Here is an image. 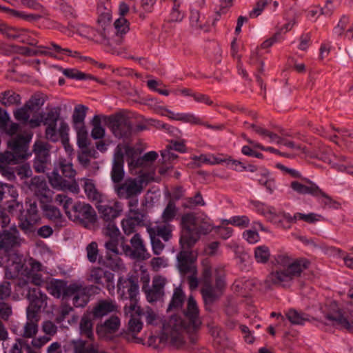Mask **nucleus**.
Returning a JSON list of instances; mask_svg holds the SVG:
<instances>
[{"instance_id":"45","label":"nucleus","mask_w":353,"mask_h":353,"mask_svg":"<svg viewBox=\"0 0 353 353\" xmlns=\"http://www.w3.org/2000/svg\"><path fill=\"white\" fill-rule=\"evenodd\" d=\"M205 205L201 194L198 192L194 196L185 198L181 206L184 209H193L198 205L204 206Z\"/></svg>"},{"instance_id":"25","label":"nucleus","mask_w":353,"mask_h":353,"mask_svg":"<svg viewBox=\"0 0 353 353\" xmlns=\"http://www.w3.org/2000/svg\"><path fill=\"white\" fill-rule=\"evenodd\" d=\"M44 216L51 221L55 230H60L66 225V220L57 207L50 204L42 205Z\"/></svg>"},{"instance_id":"58","label":"nucleus","mask_w":353,"mask_h":353,"mask_svg":"<svg viewBox=\"0 0 353 353\" xmlns=\"http://www.w3.org/2000/svg\"><path fill=\"white\" fill-rule=\"evenodd\" d=\"M272 142H275L279 145H283L294 151H301L302 148L300 145L296 144L294 141L288 140L285 138H282L276 134V138H274Z\"/></svg>"},{"instance_id":"63","label":"nucleus","mask_w":353,"mask_h":353,"mask_svg":"<svg viewBox=\"0 0 353 353\" xmlns=\"http://www.w3.org/2000/svg\"><path fill=\"white\" fill-rule=\"evenodd\" d=\"M227 222L235 226L245 228L249 225L250 219L247 216H235Z\"/></svg>"},{"instance_id":"10","label":"nucleus","mask_w":353,"mask_h":353,"mask_svg":"<svg viewBox=\"0 0 353 353\" xmlns=\"http://www.w3.org/2000/svg\"><path fill=\"white\" fill-rule=\"evenodd\" d=\"M87 280L94 284L104 286L110 294L114 291V274L100 267H92L89 270Z\"/></svg>"},{"instance_id":"22","label":"nucleus","mask_w":353,"mask_h":353,"mask_svg":"<svg viewBox=\"0 0 353 353\" xmlns=\"http://www.w3.org/2000/svg\"><path fill=\"white\" fill-rule=\"evenodd\" d=\"M124 155L122 150L117 147L113 158L112 168L111 170V179L114 185H117L124 179L125 171L123 168Z\"/></svg>"},{"instance_id":"37","label":"nucleus","mask_w":353,"mask_h":353,"mask_svg":"<svg viewBox=\"0 0 353 353\" xmlns=\"http://www.w3.org/2000/svg\"><path fill=\"white\" fill-rule=\"evenodd\" d=\"M103 117V115H94L91 121L92 126L91 136L94 139H101L105 136V129L101 125V118Z\"/></svg>"},{"instance_id":"4","label":"nucleus","mask_w":353,"mask_h":353,"mask_svg":"<svg viewBox=\"0 0 353 353\" xmlns=\"http://www.w3.org/2000/svg\"><path fill=\"white\" fill-rule=\"evenodd\" d=\"M129 31V23L126 19L119 17L113 26L108 25L103 31H97L94 34V40L105 46L121 43L123 37Z\"/></svg>"},{"instance_id":"24","label":"nucleus","mask_w":353,"mask_h":353,"mask_svg":"<svg viewBox=\"0 0 353 353\" xmlns=\"http://www.w3.org/2000/svg\"><path fill=\"white\" fill-rule=\"evenodd\" d=\"M18 162L14 160L9 151L0 153V174L8 181H14L16 178L14 168L12 165Z\"/></svg>"},{"instance_id":"11","label":"nucleus","mask_w":353,"mask_h":353,"mask_svg":"<svg viewBox=\"0 0 353 353\" xmlns=\"http://www.w3.org/2000/svg\"><path fill=\"white\" fill-rule=\"evenodd\" d=\"M30 304L27 307V316L34 318L39 316L41 309L47 304V296L43 294L37 288H30L27 294Z\"/></svg>"},{"instance_id":"36","label":"nucleus","mask_w":353,"mask_h":353,"mask_svg":"<svg viewBox=\"0 0 353 353\" xmlns=\"http://www.w3.org/2000/svg\"><path fill=\"white\" fill-rule=\"evenodd\" d=\"M39 316L31 318L27 316V322L24 325L22 336L24 338H32L36 335L38 332Z\"/></svg>"},{"instance_id":"54","label":"nucleus","mask_w":353,"mask_h":353,"mask_svg":"<svg viewBox=\"0 0 353 353\" xmlns=\"http://www.w3.org/2000/svg\"><path fill=\"white\" fill-rule=\"evenodd\" d=\"M83 289V288L81 285L77 283H72L70 284L69 285H66V283H65L63 298L68 299L72 297V299Z\"/></svg>"},{"instance_id":"23","label":"nucleus","mask_w":353,"mask_h":353,"mask_svg":"<svg viewBox=\"0 0 353 353\" xmlns=\"http://www.w3.org/2000/svg\"><path fill=\"white\" fill-rule=\"evenodd\" d=\"M28 186L29 190L37 196L41 202H43V200H48L50 190L43 177L39 176L32 177L28 183Z\"/></svg>"},{"instance_id":"32","label":"nucleus","mask_w":353,"mask_h":353,"mask_svg":"<svg viewBox=\"0 0 353 353\" xmlns=\"http://www.w3.org/2000/svg\"><path fill=\"white\" fill-rule=\"evenodd\" d=\"M178 212V208L176 205L175 201L174 199H170L164 210H163V212L161 216V220L163 223H170L171 221H172Z\"/></svg>"},{"instance_id":"27","label":"nucleus","mask_w":353,"mask_h":353,"mask_svg":"<svg viewBox=\"0 0 353 353\" xmlns=\"http://www.w3.org/2000/svg\"><path fill=\"white\" fill-rule=\"evenodd\" d=\"M172 225L170 223L157 224L154 226L147 227V232L149 236H153L158 238L161 237L165 241H169L172 236Z\"/></svg>"},{"instance_id":"14","label":"nucleus","mask_w":353,"mask_h":353,"mask_svg":"<svg viewBox=\"0 0 353 353\" xmlns=\"http://www.w3.org/2000/svg\"><path fill=\"white\" fill-rule=\"evenodd\" d=\"M131 246H123L125 254L130 255L132 259L137 260H146L150 257L143 239L139 234H135L130 239Z\"/></svg>"},{"instance_id":"30","label":"nucleus","mask_w":353,"mask_h":353,"mask_svg":"<svg viewBox=\"0 0 353 353\" xmlns=\"http://www.w3.org/2000/svg\"><path fill=\"white\" fill-rule=\"evenodd\" d=\"M79 181L83 182V188L89 200L98 203L101 201L102 195L96 188L93 180L86 178H81L79 179Z\"/></svg>"},{"instance_id":"52","label":"nucleus","mask_w":353,"mask_h":353,"mask_svg":"<svg viewBox=\"0 0 353 353\" xmlns=\"http://www.w3.org/2000/svg\"><path fill=\"white\" fill-rule=\"evenodd\" d=\"M176 121L188 123L192 125H200L202 123L201 119L192 113H176Z\"/></svg>"},{"instance_id":"57","label":"nucleus","mask_w":353,"mask_h":353,"mask_svg":"<svg viewBox=\"0 0 353 353\" xmlns=\"http://www.w3.org/2000/svg\"><path fill=\"white\" fill-rule=\"evenodd\" d=\"M63 74L68 78L82 80L92 79L91 75L81 72L77 69H64Z\"/></svg>"},{"instance_id":"28","label":"nucleus","mask_w":353,"mask_h":353,"mask_svg":"<svg viewBox=\"0 0 353 353\" xmlns=\"http://www.w3.org/2000/svg\"><path fill=\"white\" fill-rule=\"evenodd\" d=\"M101 217L106 223L114 221L118 217L121 211L119 203L116 202L114 206L107 205H99L97 206Z\"/></svg>"},{"instance_id":"53","label":"nucleus","mask_w":353,"mask_h":353,"mask_svg":"<svg viewBox=\"0 0 353 353\" xmlns=\"http://www.w3.org/2000/svg\"><path fill=\"white\" fill-rule=\"evenodd\" d=\"M103 233L105 236L110 237V239L119 238L120 235V231L114 221L106 223L103 229Z\"/></svg>"},{"instance_id":"49","label":"nucleus","mask_w":353,"mask_h":353,"mask_svg":"<svg viewBox=\"0 0 353 353\" xmlns=\"http://www.w3.org/2000/svg\"><path fill=\"white\" fill-rule=\"evenodd\" d=\"M270 256L269 248L265 245L258 246L254 249V258L256 262L266 263Z\"/></svg>"},{"instance_id":"40","label":"nucleus","mask_w":353,"mask_h":353,"mask_svg":"<svg viewBox=\"0 0 353 353\" xmlns=\"http://www.w3.org/2000/svg\"><path fill=\"white\" fill-rule=\"evenodd\" d=\"M169 1L172 4L170 20L172 21H181L184 17V11L182 8L183 0Z\"/></svg>"},{"instance_id":"61","label":"nucleus","mask_w":353,"mask_h":353,"mask_svg":"<svg viewBox=\"0 0 353 353\" xmlns=\"http://www.w3.org/2000/svg\"><path fill=\"white\" fill-rule=\"evenodd\" d=\"M72 304L76 307H83L85 306L88 301V298L86 296L84 290L83 289L81 292H79L77 295H75L72 299Z\"/></svg>"},{"instance_id":"44","label":"nucleus","mask_w":353,"mask_h":353,"mask_svg":"<svg viewBox=\"0 0 353 353\" xmlns=\"http://www.w3.org/2000/svg\"><path fill=\"white\" fill-rule=\"evenodd\" d=\"M50 47H46L44 46H39L37 49H32L28 47H21L19 48L20 53L26 56H39V55H46L53 57L54 54L52 52H50Z\"/></svg>"},{"instance_id":"5","label":"nucleus","mask_w":353,"mask_h":353,"mask_svg":"<svg viewBox=\"0 0 353 353\" xmlns=\"http://www.w3.org/2000/svg\"><path fill=\"white\" fill-rule=\"evenodd\" d=\"M147 174H141L137 177H127L125 179L114 185V190L119 199L137 197L148 185Z\"/></svg>"},{"instance_id":"29","label":"nucleus","mask_w":353,"mask_h":353,"mask_svg":"<svg viewBox=\"0 0 353 353\" xmlns=\"http://www.w3.org/2000/svg\"><path fill=\"white\" fill-rule=\"evenodd\" d=\"M39 222V219L25 213L19 218V227L25 234H30L35 232Z\"/></svg>"},{"instance_id":"60","label":"nucleus","mask_w":353,"mask_h":353,"mask_svg":"<svg viewBox=\"0 0 353 353\" xmlns=\"http://www.w3.org/2000/svg\"><path fill=\"white\" fill-rule=\"evenodd\" d=\"M26 104V107H29L31 112L37 111L44 104V99L35 94L32 96Z\"/></svg>"},{"instance_id":"18","label":"nucleus","mask_w":353,"mask_h":353,"mask_svg":"<svg viewBox=\"0 0 353 353\" xmlns=\"http://www.w3.org/2000/svg\"><path fill=\"white\" fill-rule=\"evenodd\" d=\"M325 317L332 321L333 324L341 326L348 332L353 333V323H350L341 314L336 301H330L327 311H323Z\"/></svg>"},{"instance_id":"50","label":"nucleus","mask_w":353,"mask_h":353,"mask_svg":"<svg viewBox=\"0 0 353 353\" xmlns=\"http://www.w3.org/2000/svg\"><path fill=\"white\" fill-rule=\"evenodd\" d=\"M85 251L88 260L90 263H95L99 256V251L97 243L95 241H92L90 243L86 246Z\"/></svg>"},{"instance_id":"46","label":"nucleus","mask_w":353,"mask_h":353,"mask_svg":"<svg viewBox=\"0 0 353 353\" xmlns=\"http://www.w3.org/2000/svg\"><path fill=\"white\" fill-rule=\"evenodd\" d=\"M185 300V295L183 290L180 288H176L174 290V293L171 299V301L168 305V310H172L173 309H177L183 305Z\"/></svg>"},{"instance_id":"2","label":"nucleus","mask_w":353,"mask_h":353,"mask_svg":"<svg viewBox=\"0 0 353 353\" xmlns=\"http://www.w3.org/2000/svg\"><path fill=\"white\" fill-rule=\"evenodd\" d=\"M277 265L283 269L271 272L266 281L282 287L290 286L292 281L310 265V261L305 258L294 259L288 253H279L275 256Z\"/></svg>"},{"instance_id":"62","label":"nucleus","mask_w":353,"mask_h":353,"mask_svg":"<svg viewBox=\"0 0 353 353\" xmlns=\"http://www.w3.org/2000/svg\"><path fill=\"white\" fill-rule=\"evenodd\" d=\"M29 112H31L29 107H26V104H25L14 112V116L17 121L26 122L30 118Z\"/></svg>"},{"instance_id":"59","label":"nucleus","mask_w":353,"mask_h":353,"mask_svg":"<svg viewBox=\"0 0 353 353\" xmlns=\"http://www.w3.org/2000/svg\"><path fill=\"white\" fill-rule=\"evenodd\" d=\"M143 327V323L141 321L140 316H136L131 314V318L128 322V330L132 334L139 333Z\"/></svg>"},{"instance_id":"8","label":"nucleus","mask_w":353,"mask_h":353,"mask_svg":"<svg viewBox=\"0 0 353 353\" xmlns=\"http://www.w3.org/2000/svg\"><path fill=\"white\" fill-rule=\"evenodd\" d=\"M88 108L79 104L74 107L72 116V123L77 135V143L80 148L87 149L89 145L88 132L85 125V119Z\"/></svg>"},{"instance_id":"17","label":"nucleus","mask_w":353,"mask_h":353,"mask_svg":"<svg viewBox=\"0 0 353 353\" xmlns=\"http://www.w3.org/2000/svg\"><path fill=\"white\" fill-rule=\"evenodd\" d=\"M117 292L122 299H134L139 294L137 279L133 276L129 278L119 277L117 282Z\"/></svg>"},{"instance_id":"56","label":"nucleus","mask_w":353,"mask_h":353,"mask_svg":"<svg viewBox=\"0 0 353 353\" xmlns=\"http://www.w3.org/2000/svg\"><path fill=\"white\" fill-rule=\"evenodd\" d=\"M127 217L140 225H144L145 214L139 209L129 210Z\"/></svg>"},{"instance_id":"64","label":"nucleus","mask_w":353,"mask_h":353,"mask_svg":"<svg viewBox=\"0 0 353 353\" xmlns=\"http://www.w3.org/2000/svg\"><path fill=\"white\" fill-rule=\"evenodd\" d=\"M12 314L11 305L3 301H0V318L3 321H8Z\"/></svg>"},{"instance_id":"12","label":"nucleus","mask_w":353,"mask_h":353,"mask_svg":"<svg viewBox=\"0 0 353 353\" xmlns=\"http://www.w3.org/2000/svg\"><path fill=\"white\" fill-rule=\"evenodd\" d=\"M29 142L30 139L23 136H17L8 141V146L11 150L9 152L14 161L26 159L31 154L28 152Z\"/></svg>"},{"instance_id":"16","label":"nucleus","mask_w":353,"mask_h":353,"mask_svg":"<svg viewBox=\"0 0 353 353\" xmlns=\"http://www.w3.org/2000/svg\"><path fill=\"white\" fill-rule=\"evenodd\" d=\"M225 281L222 276H216L215 285L207 284L203 285L201 293L205 303H212L218 300L223 294L225 288Z\"/></svg>"},{"instance_id":"41","label":"nucleus","mask_w":353,"mask_h":353,"mask_svg":"<svg viewBox=\"0 0 353 353\" xmlns=\"http://www.w3.org/2000/svg\"><path fill=\"white\" fill-rule=\"evenodd\" d=\"M55 201L63 206L65 213L69 218H71L73 212V206L75 204L73 202V199L65 194H59L55 196Z\"/></svg>"},{"instance_id":"26","label":"nucleus","mask_w":353,"mask_h":353,"mask_svg":"<svg viewBox=\"0 0 353 353\" xmlns=\"http://www.w3.org/2000/svg\"><path fill=\"white\" fill-rule=\"evenodd\" d=\"M117 305L112 299L100 300L93 307L92 314L94 318L99 319L116 311Z\"/></svg>"},{"instance_id":"1","label":"nucleus","mask_w":353,"mask_h":353,"mask_svg":"<svg viewBox=\"0 0 353 353\" xmlns=\"http://www.w3.org/2000/svg\"><path fill=\"white\" fill-rule=\"evenodd\" d=\"M197 303L194 297L190 296L184 318L172 316L163 325V334L172 345L176 347L181 346L184 343V333L189 336L191 343L197 341V332L201 325Z\"/></svg>"},{"instance_id":"6","label":"nucleus","mask_w":353,"mask_h":353,"mask_svg":"<svg viewBox=\"0 0 353 353\" xmlns=\"http://www.w3.org/2000/svg\"><path fill=\"white\" fill-rule=\"evenodd\" d=\"M114 136L121 139H129L134 134L131 120L123 114L103 117Z\"/></svg>"},{"instance_id":"13","label":"nucleus","mask_w":353,"mask_h":353,"mask_svg":"<svg viewBox=\"0 0 353 353\" xmlns=\"http://www.w3.org/2000/svg\"><path fill=\"white\" fill-rule=\"evenodd\" d=\"M302 180L305 183L298 181H292L290 184V188L299 194H310L315 197L322 196L331 201V198L312 181L305 178Z\"/></svg>"},{"instance_id":"55","label":"nucleus","mask_w":353,"mask_h":353,"mask_svg":"<svg viewBox=\"0 0 353 353\" xmlns=\"http://www.w3.org/2000/svg\"><path fill=\"white\" fill-rule=\"evenodd\" d=\"M130 300L129 305H125L124 307L125 312L127 314L135 315L136 316H141L143 310L137 304V296L134 297V299H128Z\"/></svg>"},{"instance_id":"43","label":"nucleus","mask_w":353,"mask_h":353,"mask_svg":"<svg viewBox=\"0 0 353 353\" xmlns=\"http://www.w3.org/2000/svg\"><path fill=\"white\" fill-rule=\"evenodd\" d=\"M285 315L293 325H303L305 322L309 321V316L307 314L299 312L294 309H290Z\"/></svg>"},{"instance_id":"3","label":"nucleus","mask_w":353,"mask_h":353,"mask_svg":"<svg viewBox=\"0 0 353 353\" xmlns=\"http://www.w3.org/2000/svg\"><path fill=\"white\" fill-rule=\"evenodd\" d=\"M76 170L70 161L65 159H59L54 170L48 175L49 183L54 189L59 190H68L72 193L78 194L80 188L75 179Z\"/></svg>"},{"instance_id":"7","label":"nucleus","mask_w":353,"mask_h":353,"mask_svg":"<svg viewBox=\"0 0 353 353\" xmlns=\"http://www.w3.org/2000/svg\"><path fill=\"white\" fill-rule=\"evenodd\" d=\"M199 221V216H196L192 212L185 213L181 216V225L183 232L180 238V243L183 248L186 245L188 248H191L196 242V234Z\"/></svg>"},{"instance_id":"35","label":"nucleus","mask_w":353,"mask_h":353,"mask_svg":"<svg viewBox=\"0 0 353 353\" xmlns=\"http://www.w3.org/2000/svg\"><path fill=\"white\" fill-rule=\"evenodd\" d=\"M97 12L99 14L98 22L99 23H103L105 25L106 22L110 21V3L108 2V0H100L97 6Z\"/></svg>"},{"instance_id":"47","label":"nucleus","mask_w":353,"mask_h":353,"mask_svg":"<svg viewBox=\"0 0 353 353\" xmlns=\"http://www.w3.org/2000/svg\"><path fill=\"white\" fill-rule=\"evenodd\" d=\"M65 281L61 280H53L48 285L47 289L48 292L56 298L63 296Z\"/></svg>"},{"instance_id":"9","label":"nucleus","mask_w":353,"mask_h":353,"mask_svg":"<svg viewBox=\"0 0 353 353\" xmlns=\"http://www.w3.org/2000/svg\"><path fill=\"white\" fill-rule=\"evenodd\" d=\"M23 241L15 225L4 230L0 232V252L8 254L20 247Z\"/></svg>"},{"instance_id":"34","label":"nucleus","mask_w":353,"mask_h":353,"mask_svg":"<svg viewBox=\"0 0 353 353\" xmlns=\"http://www.w3.org/2000/svg\"><path fill=\"white\" fill-rule=\"evenodd\" d=\"M79 329L81 335L91 340L94 339L93 323L89 315H83L80 321Z\"/></svg>"},{"instance_id":"51","label":"nucleus","mask_w":353,"mask_h":353,"mask_svg":"<svg viewBox=\"0 0 353 353\" xmlns=\"http://www.w3.org/2000/svg\"><path fill=\"white\" fill-rule=\"evenodd\" d=\"M197 225V231L196 236L197 239L199 238V235L201 234H208L212 230V225L210 223V219L206 216L204 217L199 216V221Z\"/></svg>"},{"instance_id":"42","label":"nucleus","mask_w":353,"mask_h":353,"mask_svg":"<svg viewBox=\"0 0 353 353\" xmlns=\"http://www.w3.org/2000/svg\"><path fill=\"white\" fill-rule=\"evenodd\" d=\"M50 145L48 143L41 141H36L34 144V153L36 159L50 160Z\"/></svg>"},{"instance_id":"39","label":"nucleus","mask_w":353,"mask_h":353,"mask_svg":"<svg viewBox=\"0 0 353 353\" xmlns=\"http://www.w3.org/2000/svg\"><path fill=\"white\" fill-rule=\"evenodd\" d=\"M252 204L258 213L263 215L270 221H273L276 217L274 207L267 205L259 201H253Z\"/></svg>"},{"instance_id":"33","label":"nucleus","mask_w":353,"mask_h":353,"mask_svg":"<svg viewBox=\"0 0 353 353\" xmlns=\"http://www.w3.org/2000/svg\"><path fill=\"white\" fill-rule=\"evenodd\" d=\"M1 103L6 107L17 105L21 103V96L11 90H6L1 93Z\"/></svg>"},{"instance_id":"20","label":"nucleus","mask_w":353,"mask_h":353,"mask_svg":"<svg viewBox=\"0 0 353 353\" xmlns=\"http://www.w3.org/2000/svg\"><path fill=\"white\" fill-rule=\"evenodd\" d=\"M182 250L177 254V268L181 275L185 276L188 272H195L196 267L194 263L192 251L186 245H181Z\"/></svg>"},{"instance_id":"21","label":"nucleus","mask_w":353,"mask_h":353,"mask_svg":"<svg viewBox=\"0 0 353 353\" xmlns=\"http://www.w3.org/2000/svg\"><path fill=\"white\" fill-rule=\"evenodd\" d=\"M165 283V278L159 276L153 279L151 288H148L145 285L143 286L142 290L145 292L148 302H157L163 297Z\"/></svg>"},{"instance_id":"38","label":"nucleus","mask_w":353,"mask_h":353,"mask_svg":"<svg viewBox=\"0 0 353 353\" xmlns=\"http://www.w3.org/2000/svg\"><path fill=\"white\" fill-rule=\"evenodd\" d=\"M272 222L276 223L278 227L289 229L292 223H295L294 214L292 216L290 213L284 211L279 212Z\"/></svg>"},{"instance_id":"48","label":"nucleus","mask_w":353,"mask_h":353,"mask_svg":"<svg viewBox=\"0 0 353 353\" xmlns=\"http://www.w3.org/2000/svg\"><path fill=\"white\" fill-rule=\"evenodd\" d=\"M295 223L298 221H303L307 223H314L320 221L322 219V216L319 214L310 212L308 214H304L301 212L294 213Z\"/></svg>"},{"instance_id":"31","label":"nucleus","mask_w":353,"mask_h":353,"mask_svg":"<svg viewBox=\"0 0 353 353\" xmlns=\"http://www.w3.org/2000/svg\"><path fill=\"white\" fill-rule=\"evenodd\" d=\"M74 353H99L97 348L83 340H72L70 342Z\"/></svg>"},{"instance_id":"15","label":"nucleus","mask_w":353,"mask_h":353,"mask_svg":"<svg viewBox=\"0 0 353 353\" xmlns=\"http://www.w3.org/2000/svg\"><path fill=\"white\" fill-rule=\"evenodd\" d=\"M70 219L81 223H94L97 221V214L90 204L76 202Z\"/></svg>"},{"instance_id":"19","label":"nucleus","mask_w":353,"mask_h":353,"mask_svg":"<svg viewBox=\"0 0 353 353\" xmlns=\"http://www.w3.org/2000/svg\"><path fill=\"white\" fill-rule=\"evenodd\" d=\"M120 325L119 318L112 315L103 323L98 324L96 332L100 339L106 341L112 340L115 333L119 330Z\"/></svg>"}]
</instances>
